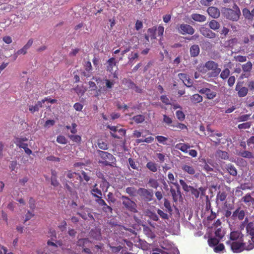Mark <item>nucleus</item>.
Listing matches in <instances>:
<instances>
[{"mask_svg":"<svg viewBox=\"0 0 254 254\" xmlns=\"http://www.w3.org/2000/svg\"><path fill=\"white\" fill-rule=\"evenodd\" d=\"M64 175L68 179L64 184V187L70 193L73 192V189L79 191L82 190L81 186L83 179L81 175L71 170L65 172Z\"/></svg>","mask_w":254,"mask_h":254,"instance_id":"obj_1","label":"nucleus"},{"mask_svg":"<svg viewBox=\"0 0 254 254\" xmlns=\"http://www.w3.org/2000/svg\"><path fill=\"white\" fill-rule=\"evenodd\" d=\"M205 66L207 69V73L203 78L207 81H210L213 78L217 77L221 71L218 64L213 61L210 60L206 62Z\"/></svg>","mask_w":254,"mask_h":254,"instance_id":"obj_2","label":"nucleus"},{"mask_svg":"<svg viewBox=\"0 0 254 254\" xmlns=\"http://www.w3.org/2000/svg\"><path fill=\"white\" fill-rule=\"evenodd\" d=\"M221 12L225 18L232 21H238L241 14L240 8L236 3L234 4L232 8L222 7Z\"/></svg>","mask_w":254,"mask_h":254,"instance_id":"obj_3","label":"nucleus"},{"mask_svg":"<svg viewBox=\"0 0 254 254\" xmlns=\"http://www.w3.org/2000/svg\"><path fill=\"white\" fill-rule=\"evenodd\" d=\"M97 154L100 158L98 161L99 164L105 166H114L116 164V159L112 154L100 150L97 151Z\"/></svg>","mask_w":254,"mask_h":254,"instance_id":"obj_4","label":"nucleus"},{"mask_svg":"<svg viewBox=\"0 0 254 254\" xmlns=\"http://www.w3.org/2000/svg\"><path fill=\"white\" fill-rule=\"evenodd\" d=\"M247 234L241 238V241L246 243L247 245H252V250L254 248V224L253 222H249L246 225Z\"/></svg>","mask_w":254,"mask_h":254,"instance_id":"obj_5","label":"nucleus"},{"mask_svg":"<svg viewBox=\"0 0 254 254\" xmlns=\"http://www.w3.org/2000/svg\"><path fill=\"white\" fill-rule=\"evenodd\" d=\"M226 244L230 246L232 251L234 253H239L244 250H251L252 245H247L246 243L241 242V240L237 241H227Z\"/></svg>","mask_w":254,"mask_h":254,"instance_id":"obj_6","label":"nucleus"},{"mask_svg":"<svg viewBox=\"0 0 254 254\" xmlns=\"http://www.w3.org/2000/svg\"><path fill=\"white\" fill-rule=\"evenodd\" d=\"M121 199L122 200L123 205L126 209L133 213L137 212L136 209V204L133 201L131 200L128 196L122 195L121 196Z\"/></svg>","mask_w":254,"mask_h":254,"instance_id":"obj_7","label":"nucleus"},{"mask_svg":"<svg viewBox=\"0 0 254 254\" xmlns=\"http://www.w3.org/2000/svg\"><path fill=\"white\" fill-rule=\"evenodd\" d=\"M137 194L145 202L151 201L153 197V193L152 190L143 188H140L137 190Z\"/></svg>","mask_w":254,"mask_h":254,"instance_id":"obj_8","label":"nucleus"},{"mask_svg":"<svg viewBox=\"0 0 254 254\" xmlns=\"http://www.w3.org/2000/svg\"><path fill=\"white\" fill-rule=\"evenodd\" d=\"M176 29L182 35H192L194 33L193 28L187 24H178L177 25Z\"/></svg>","mask_w":254,"mask_h":254,"instance_id":"obj_9","label":"nucleus"},{"mask_svg":"<svg viewBox=\"0 0 254 254\" xmlns=\"http://www.w3.org/2000/svg\"><path fill=\"white\" fill-rule=\"evenodd\" d=\"M107 127L112 131L111 135L114 138L120 139L126 134V130L124 128H119L118 126H108Z\"/></svg>","mask_w":254,"mask_h":254,"instance_id":"obj_10","label":"nucleus"},{"mask_svg":"<svg viewBox=\"0 0 254 254\" xmlns=\"http://www.w3.org/2000/svg\"><path fill=\"white\" fill-rule=\"evenodd\" d=\"M26 137H16L15 138L14 143L19 148H22L24 150L25 152L28 155L32 153V151L28 147V144L24 143V141H27Z\"/></svg>","mask_w":254,"mask_h":254,"instance_id":"obj_11","label":"nucleus"},{"mask_svg":"<svg viewBox=\"0 0 254 254\" xmlns=\"http://www.w3.org/2000/svg\"><path fill=\"white\" fill-rule=\"evenodd\" d=\"M245 210L241 209V207L237 208L232 213L231 218L233 220H243L245 216Z\"/></svg>","mask_w":254,"mask_h":254,"instance_id":"obj_12","label":"nucleus"},{"mask_svg":"<svg viewBox=\"0 0 254 254\" xmlns=\"http://www.w3.org/2000/svg\"><path fill=\"white\" fill-rule=\"evenodd\" d=\"M176 189L171 188L170 192L171 193L173 201L177 202L179 199L182 198L180 186L178 184H175Z\"/></svg>","mask_w":254,"mask_h":254,"instance_id":"obj_13","label":"nucleus"},{"mask_svg":"<svg viewBox=\"0 0 254 254\" xmlns=\"http://www.w3.org/2000/svg\"><path fill=\"white\" fill-rule=\"evenodd\" d=\"M243 82H239L237 83L235 90L238 92L239 97H245L248 93V88L243 86Z\"/></svg>","mask_w":254,"mask_h":254,"instance_id":"obj_14","label":"nucleus"},{"mask_svg":"<svg viewBox=\"0 0 254 254\" xmlns=\"http://www.w3.org/2000/svg\"><path fill=\"white\" fill-rule=\"evenodd\" d=\"M199 93L202 94H205L207 98L208 99H214L217 95L215 91H212L209 88H203L198 90Z\"/></svg>","mask_w":254,"mask_h":254,"instance_id":"obj_15","label":"nucleus"},{"mask_svg":"<svg viewBox=\"0 0 254 254\" xmlns=\"http://www.w3.org/2000/svg\"><path fill=\"white\" fill-rule=\"evenodd\" d=\"M200 32L202 35L208 38L213 39L216 37V34L214 32L205 27H201L200 28Z\"/></svg>","mask_w":254,"mask_h":254,"instance_id":"obj_16","label":"nucleus"},{"mask_svg":"<svg viewBox=\"0 0 254 254\" xmlns=\"http://www.w3.org/2000/svg\"><path fill=\"white\" fill-rule=\"evenodd\" d=\"M244 237V235L239 231H232L230 233L229 240L228 241H239Z\"/></svg>","mask_w":254,"mask_h":254,"instance_id":"obj_17","label":"nucleus"},{"mask_svg":"<svg viewBox=\"0 0 254 254\" xmlns=\"http://www.w3.org/2000/svg\"><path fill=\"white\" fill-rule=\"evenodd\" d=\"M208 14L214 18H217L220 16V11L218 8L214 6H210L207 9Z\"/></svg>","mask_w":254,"mask_h":254,"instance_id":"obj_18","label":"nucleus"},{"mask_svg":"<svg viewBox=\"0 0 254 254\" xmlns=\"http://www.w3.org/2000/svg\"><path fill=\"white\" fill-rule=\"evenodd\" d=\"M91 194L95 198L102 195V192L100 189L98 188L97 184L94 185L90 190Z\"/></svg>","mask_w":254,"mask_h":254,"instance_id":"obj_19","label":"nucleus"},{"mask_svg":"<svg viewBox=\"0 0 254 254\" xmlns=\"http://www.w3.org/2000/svg\"><path fill=\"white\" fill-rule=\"evenodd\" d=\"M107 70L111 73L113 72V67L117 65V62L114 58L109 59L107 61Z\"/></svg>","mask_w":254,"mask_h":254,"instance_id":"obj_20","label":"nucleus"},{"mask_svg":"<svg viewBox=\"0 0 254 254\" xmlns=\"http://www.w3.org/2000/svg\"><path fill=\"white\" fill-rule=\"evenodd\" d=\"M190 52L191 57H197L200 52V49L198 45L194 44L191 46L190 49Z\"/></svg>","mask_w":254,"mask_h":254,"instance_id":"obj_21","label":"nucleus"},{"mask_svg":"<svg viewBox=\"0 0 254 254\" xmlns=\"http://www.w3.org/2000/svg\"><path fill=\"white\" fill-rule=\"evenodd\" d=\"M242 201L248 206L254 204V198L251 195L250 193H247L243 196L242 198Z\"/></svg>","mask_w":254,"mask_h":254,"instance_id":"obj_22","label":"nucleus"},{"mask_svg":"<svg viewBox=\"0 0 254 254\" xmlns=\"http://www.w3.org/2000/svg\"><path fill=\"white\" fill-rule=\"evenodd\" d=\"M225 169L227 170L229 174L234 177L237 176L238 173L236 168L232 164L226 165Z\"/></svg>","mask_w":254,"mask_h":254,"instance_id":"obj_23","label":"nucleus"},{"mask_svg":"<svg viewBox=\"0 0 254 254\" xmlns=\"http://www.w3.org/2000/svg\"><path fill=\"white\" fill-rule=\"evenodd\" d=\"M189 144L179 143L176 145L175 148L181 150L183 152L187 153L188 149L190 148Z\"/></svg>","mask_w":254,"mask_h":254,"instance_id":"obj_24","label":"nucleus"},{"mask_svg":"<svg viewBox=\"0 0 254 254\" xmlns=\"http://www.w3.org/2000/svg\"><path fill=\"white\" fill-rule=\"evenodd\" d=\"M41 101H39L34 106L30 105L29 106V110L31 113L38 112L39 110V109L43 107Z\"/></svg>","mask_w":254,"mask_h":254,"instance_id":"obj_25","label":"nucleus"},{"mask_svg":"<svg viewBox=\"0 0 254 254\" xmlns=\"http://www.w3.org/2000/svg\"><path fill=\"white\" fill-rule=\"evenodd\" d=\"M191 18L193 20L200 22H204L206 20V17L204 15L197 13L192 14Z\"/></svg>","mask_w":254,"mask_h":254,"instance_id":"obj_26","label":"nucleus"},{"mask_svg":"<svg viewBox=\"0 0 254 254\" xmlns=\"http://www.w3.org/2000/svg\"><path fill=\"white\" fill-rule=\"evenodd\" d=\"M182 169L184 172H187L190 175H194L195 173V169L192 166L184 165L182 166Z\"/></svg>","mask_w":254,"mask_h":254,"instance_id":"obj_27","label":"nucleus"},{"mask_svg":"<svg viewBox=\"0 0 254 254\" xmlns=\"http://www.w3.org/2000/svg\"><path fill=\"white\" fill-rule=\"evenodd\" d=\"M122 82L127 88L133 89L135 87V83L129 79L124 78Z\"/></svg>","mask_w":254,"mask_h":254,"instance_id":"obj_28","label":"nucleus"},{"mask_svg":"<svg viewBox=\"0 0 254 254\" xmlns=\"http://www.w3.org/2000/svg\"><path fill=\"white\" fill-rule=\"evenodd\" d=\"M190 100L193 104L201 102L203 100L202 97L198 94H195L190 97Z\"/></svg>","mask_w":254,"mask_h":254,"instance_id":"obj_29","label":"nucleus"},{"mask_svg":"<svg viewBox=\"0 0 254 254\" xmlns=\"http://www.w3.org/2000/svg\"><path fill=\"white\" fill-rule=\"evenodd\" d=\"M157 31V27L153 26L147 30L148 35L150 36L151 40H155L156 37V32Z\"/></svg>","mask_w":254,"mask_h":254,"instance_id":"obj_30","label":"nucleus"},{"mask_svg":"<svg viewBox=\"0 0 254 254\" xmlns=\"http://www.w3.org/2000/svg\"><path fill=\"white\" fill-rule=\"evenodd\" d=\"M243 15L244 17L248 20H252L253 19L252 11L247 8H244L242 10Z\"/></svg>","mask_w":254,"mask_h":254,"instance_id":"obj_31","label":"nucleus"},{"mask_svg":"<svg viewBox=\"0 0 254 254\" xmlns=\"http://www.w3.org/2000/svg\"><path fill=\"white\" fill-rule=\"evenodd\" d=\"M143 232L144 234L149 238L153 239L155 237V234L153 233L150 228L147 226H143Z\"/></svg>","mask_w":254,"mask_h":254,"instance_id":"obj_32","label":"nucleus"},{"mask_svg":"<svg viewBox=\"0 0 254 254\" xmlns=\"http://www.w3.org/2000/svg\"><path fill=\"white\" fill-rule=\"evenodd\" d=\"M126 192L131 196H135L137 194V190L134 187H127L126 188Z\"/></svg>","mask_w":254,"mask_h":254,"instance_id":"obj_33","label":"nucleus"},{"mask_svg":"<svg viewBox=\"0 0 254 254\" xmlns=\"http://www.w3.org/2000/svg\"><path fill=\"white\" fill-rule=\"evenodd\" d=\"M131 119L136 124H140L144 121L145 117L142 115H138L133 117Z\"/></svg>","mask_w":254,"mask_h":254,"instance_id":"obj_34","label":"nucleus"},{"mask_svg":"<svg viewBox=\"0 0 254 254\" xmlns=\"http://www.w3.org/2000/svg\"><path fill=\"white\" fill-rule=\"evenodd\" d=\"M90 241L87 238L80 239L77 241V246L82 247L83 249L84 247Z\"/></svg>","mask_w":254,"mask_h":254,"instance_id":"obj_35","label":"nucleus"},{"mask_svg":"<svg viewBox=\"0 0 254 254\" xmlns=\"http://www.w3.org/2000/svg\"><path fill=\"white\" fill-rule=\"evenodd\" d=\"M220 24L219 23L215 20H212L209 22V27L214 30H218L220 27Z\"/></svg>","mask_w":254,"mask_h":254,"instance_id":"obj_36","label":"nucleus"},{"mask_svg":"<svg viewBox=\"0 0 254 254\" xmlns=\"http://www.w3.org/2000/svg\"><path fill=\"white\" fill-rule=\"evenodd\" d=\"M190 191L191 192V194L193 195L196 198H198L200 193L199 191H201L202 193H203L204 189L202 187H200L199 188V190H198L197 189H196L192 187Z\"/></svg>","mask_w":254,"mask_h":254,"instance_id":"obj_37","label":"nucleus"},{"mask_svg":"<svg viewBox=\"0 0 254 254\" xmlns=\"http://www.w3.org/2000/svg\"><path fill=\"white\" fill-rule=\"evenodd\" d=\"M146 167L152 172H156L157 171V165L151 161L148 162L146 164Z\"/></svg>","mask_w":254,"mask_h":254,"instance_id":"obj_38","label":"nucleus"},{"mask_svg":"<svg viewBox=\"0 0 254 254\" xmlns=\"http://www.w3.org/2000/svg\"><path fill=\"white\" fill-rule=\"evenodd\" d=\"M239 155L244 158H253V155L252 152L249 151H242L239 152Z\"/></svg>","mask_w":254,"mask_h":254,"instance_id":"obj_39","label":"nucleus"},{"mask_svg":"<svg viewBox=\"0 0 254 254\" xmlns=\"http://www.w3.org/2000/svg\"><path fill=\"white\" fill-rule=\"evenodd\" d=\"M253 67V64L251 62H248L247 63L242 65V69L244 72H250Z\"/></svg>","mask_w":254,"mask_h":254,"instance_id":"obj_40","label":"nucleus"},{"mask_svg":"<svg viewBox=\"0 0 254 254\" xmlns=\"http://www.w3.org/2000/svg\"><path fill=\"white\" fill-rule=\"evenodd\" d=\"M97 145L99 148L103 150H107L108 149V145L106 142L103 141L102 139L98 140Z\"/></svg>","mask_w":254,"mask_h":254,"instance_id":"obj_41","label":"nucleus"},{"mask_svg":"<svg viewBox=\"0 0 254 254\" xmlns=\"http://www.w3.org/2000/svg\"><path fill=\"white\" fill-rule=\"evenodd\" d=\"M220 77L223 80L226 79L230 75V70L228 68H225L220 72Z\"/></svg>","mask_w":254,"mask_h":254,"instance_id":"obj_42","label":"nucleus"},{"mask_svg":"<svg viewBox=\"0 0 254 254\" xmlns=\"http://www.w3.org/2000/svg\"><path fill=\"white\" fill-rule=\"evenodd\" d=\"M219 241L220 239H218L216 238H211L208 240V243L210 247L216 246L218 244Z\"/></svg>","mask_w":254,"mask_h":254,"instance_id":"obj_43","label":"nucleus"},{"mask_svg":"<svg viewBox=\"0 0 254 254\" xmlns=\"http://www.w3.org/2000/svg\"><path fill=\"white\" fill-rule=\"evenodd\" d=\"M180 183L181 186L182 187V188L186 192L190 191V190L192 188L191 186H188L183 180H180Z\"/></svg>","mask_w":254,"mask_h":254,"instance_id":"obj_44","label":"nucleus"},{"mask_svg":"<svg viewBox=\"0 0 254 254\" xmlns=\"http://www.w3.org/2000/svg\"><path fill=\"white\" fill-rule=\"evenodd\" d=\"M69 138L73 142L77 143H80L81 141V137L79 135H68Z\"/></svg>","mask_w":254,"mask_h":254,"instance_id":"obj_45","label":"nucleus"},{"mask_svg":"<svg viewBox=\"0 0 254 254\" xmlns=\"http://www.w3.org/2000/svg\"><path fill=\"white\" fill-rule=\"evenodd\" d=\"M164 206L166 208L167 211L170 214H172V209L171 206V203L170 201L167 199L166 198L164 199Z\"/></svg>","mask_w":254,"mask_h":254,"instance_id":"obj_46","label":"nucleus"},{"mask_svg":"<svg viewBox=\"0 0 254 254\" xmlns=\"http://www.w3.org/2000/svg\"><path fill=\"white\" fill-rule=\"evenodd\" d=\"M227 197V194L226 192L223 191V192H219L216 196V199L219 200L220 201H224Z\"/></svg>","mask_w":254,"mask_h":254,"instance_id":"obj_47","label":"nucleus"},{"mask_svg":"<svg viewBox=\"0 0 254 254\" xmlns=\"http://www.w3.org/2000/svg\"><path fill=\"white\" fill-rule=\"evenodd\" d=\"M252 125L251 122H246L244 123H242L241 124H239L238 126V127L240 129H249L250 128L251 126Z\"/></svg>","mask_w":254,"mask_h":254,"instance_id":"obj_48","label":"nucleus"},{"mask_svg":"<svg viewBox=\"0 0 254 254\" xmlns=\"http://www.w3.org/2000/svg\"><path fill=\"white\" fill-rule=\"evenodd\" d=\"M216 155L223 159L228 158L227 153L225 151H223L220 150L217 151Z\"/></svg>","mask_w":254,"mask_h":254,"instance_id":"obj_49","label":"nucleus"},{"mask_svg":"<svg viewBox=\"0 0 254 254\" xmlns=\"http://www.w3.org/2000/svg\"><path fill=\"white\" fill-rule=\"evenodd\" d=\"M158 214L160 217L164 220H168L169 219L168 215L165 213L161 209H158L157 210Z\"/></svg>","mask_w":254,"mask_h":254,"instance_id":"obj_50","label":"nucleus"},{"mask_svg":"<svg viewBox=\"0 0 254 254\" xmlns=\"http://www.w3.org/2000/svg\"><path fill=\"white\" fill-rule=\"evenodd\" d=\"M176 115L177 119L180 121H184L185 118V114L182 111H177L176 113Z\"/></svg>","mask_w":254,"mask_h":254,"instance_id":"obj_51","label":"nucleus"},{"mask_svg":"<svg viewBox=\"0 0 254 254\" xmlns=\"http://www.w3.org/2000/svg\"><path fill=\"white\" fill-rule=\"evenodd\" d=\"M109 187V184L105 179H103L100 184V187L103 190H104V188L106 189L105 191L107 190V189H108Z\"/></svg>","mask_w":254,"mask_h":254,"instance_id":"obj_52","label":"nucleus"},{"mask_svg":"<svg viewBox=\"0 0 254 254\" xmlns=\"http://www.w3.org/2000/svg\"><path fill=\"white\" fill-rule=\"evenodd\" d=\"M250 116V114L241 115L237 118V120L239 122L247 121L249 119Z\"/></svg>","mask_w":254,"mask_h":254,"instance_id":"obj_53","label":"nucleus"},{"mask_svg":"<svg viewBox=\"0 0 254 254\" xmlns=\"http://www.w3.org/2000/svg\"><path fill=\"white\" fill-rule=\"evenodd\" d=\"M148 184L150 185V187L155 189H157L159 186L157 181L153 179H149Z\"/></svg>","mask_w":254,"mask_h":254,"instance_id":"obj_54","label":"nucleus"},{"mask_svg":"<svg viewBox=\"0 0 254 254\" xmlns=\"http://www.w3.org/2000/svg\"><path fill=\"white\" fill-rule=\"evenodd\" d=\"M57 141L59 143L65 144L67 143V139L63 135H59L57 138Z\"/></svg>","mask_w":254,"mask_h":254,"instance_id":"obj_55","label":"nucleus"},{"mask_svg":"<svg viewBox=\"0 0 254 254\" xmlns=\"http://www.w3.org/2000/svg\"><path fill=\"white\" fill-rule=\"evenodd\" d=\"M156 138L157 141L163 144H166V141L168 140V138L161 135H158L156 136Z\"/></svg>","mask_w":254,"mask_h":254,"instance_id":"obj_56","label":"nucleus"},{"mask_svg":"<svg viewBox=\"0 0 254 254\" xmlns=\"http://www.w3.org/2000/svg\"><path fill=\"white\" fill-rule=\"evenodd\" d=\"M128 163L130 167L135 170L138 169L137 164L131 158H129L128 160Z\"/></svg>","mask_w":254,"mask_h":254,"instance_id":"obj_57","label":"nucleus"},{"mask_svg":"<svg viewBox=\"0 0 254 254\" xmlns=\"http://www.w3.org/2000/svg\"><path fill=\"white\" fill-rule=\"evenodd\" d=\"M228 46L229 47H233L234 46L238 43V39L236 38H231L228 41Z\"/></svg>","mask_w":254,"mask_h":254,"instance_id":"obj_58","label":"nucleus"},{"mask_svg":"<svg viewBox=\"0 0 254 254\" xmlns=\"http://www.w3.org/2000/svg\"><path fill=\"white\" fill-rule=\"evenodd\" d=\"M224 246L223 244H219L217 245L214 248V251L215 253H219L224 250Z\"/></svg>","mask_w":254,"mask_h":254,"instance_id":"obj_59","label":"nucleus"},{"mask_svg":"<svg viewBox=\"0 0 254 254\" xmlns=\"http://www.w3.org/2000/svg\"><path fill=\"white\" fill-rule=\"evenodd\" d=\"M160 100L163 103L166 105L170 104V101L169 98L165 95H163L160 96Z\"/></svg>","mask_w":254,"mask_h":254,"instance_id":"obj_60","label":"nucleus"},{"mask_svg":"<svg viewBox=\"0 0 254 254\" xmlns=\"http://www.w3.org/2000/svg\"><path fill=\"white\" fill-rule=\"evenodd\" d=\"M198 70L202 73H205V74L207 73V69L205 66V64L204 65H199L197 67Z\"/></svg>","mask_w":254,"mask_h":254,"instance_id":"obj_61","label":"nucleus"},{"mask_svg":"<svg viewBox=\"0 0 254 254\" xmlns=\"http://www.w3.org/2000/svg\"><path fill=\"white\" fill-rule=\"evenodd\" d=\"M34 214L30 211H28L27 213L25 215V218L24 220V223L26 222V221L29 220L30 219H31L33 217H34Z\"/></svg>","mask_w":254,"mask_h":254,"instance_id":"obj_62","label":"nucleus"},{"mask_svg":"<svg viewBox=\"0 0 254 254\" xmlns=\"http://www.w3.org/2000/svg\"><path fill=\"white\" fill-rule=\"evenodd\" d=\"M143 28V23L139 20H137L135 24V29L137 31H139Z\"/></svg>","mask_w":254,"mask_h":254,"instance_id":"obj_63","label":"nucleus"},{"mask_svg":"<svg viewBox=\"0 0 254 254\" xmlns=\"http://www.w3.org/2000/svg\"><path fill=\"white\" fill-rule=\"evenodd\" d=\"M95 201L99 205L102 206H103V205H105V204L106 203V202L105 201V200L102 198V196H100L96 198Z\"/></svg>","mask_w":254,"mask_h":254,"instance_id":"obj_64","label":"nucleus"}]
</instances>
